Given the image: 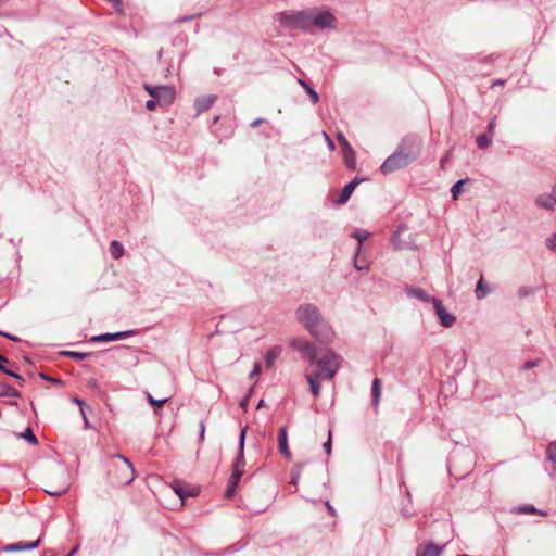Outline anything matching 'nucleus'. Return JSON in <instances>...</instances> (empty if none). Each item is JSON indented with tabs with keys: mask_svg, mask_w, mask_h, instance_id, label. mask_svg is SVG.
Returning a JSON list of instances; mask_svg holds the SVG:
<instances>
[{
	"mask_svg": "<svg viewBox=\"0 0 556 556\" xmlns=\"http://www.w3.org/2000/svg\"><path fill=\"white\" fill-rule=\"evenodd\" d=\"M292 346L311 366L317 367V376L324 379H332L340 368L341 357L329 349H317L306 339L298 338L292 341Z\"/></svg>",
	"mask_w": 556,
	"mask_h": 556,
	"instance_id": "nucleus-1",
	"label": "nucleus"
},
{
	"mask_svg": "<svg viewBox=\"0 0 556 556\" xmlns=\"http://www.w3.org/2000/svg\"><path fill=\"white\" fill-rule=\"evenodd\" d=\"M422 139L416 135L405 136L395 151L380 166V172L388 175L415 162L421 154Z\"/></svg>",
	"mask_w": 556,
	"mask_h": 556,
	"instance_id": "nucleus-2",
	"label": "nucleus"
},
{
	"mask_svg": "<svg viewBox=\"0 0 556 556\" xmlns=\"http://www.w3.org/2000/svg\"><path fill=\"white\" fill-rule=\"evenodd\" d=\"M295 319L317 341L328 343L332 340L334 332L330 325L323 318L318 307L311 303L301 304L295 309Z\"/></svg>",
	"mask_w": 556,
	"mask_h": 556,
	"instance_id": "nucleus-3",
	"label": "nucleus"
},
{
	"mask_svg": "<svg viewBox=\"0 0 556 556\" xmlns=\"http://www.w3.org/2000/svg\"><path fill=\"white\" fill-rule=\"evenodd\" d=\"M312 9L282 12L279 14L281 25L292 28H299L304 31L311 29Z\"/></svg>",
	"mask_w": 556,
	"mask_h": 556,
	"instance_id": "nucleus-4",
	"label": "nucleus"
},
{
	"mask_svg": "<svg viewBox=\"0 0 556 556\" xmlns=\"http://www.w3.org/2000/svg\"><path fill=\"white\" fill-rule=\"evenodd\" d=\"M115 457L119 458L122 464L115 468L114 483L117 485H128L135 478V468L130 460L122 454H116Z\"/></svg>",
	"mask_w": 556,
	"mask_h": 556,
	"instance_id": "nucleus-5",
	"label": "nucleus"
},
{
	"mask_svg": "<svg viewBox=\"0 0 556 556\" xmlns=\"http://www.w3.org/2000/svg\"><path fill=\"white\" fill-rule=\"evenodd\" d=\"M336 23L337 18L329 10L318 11L316 8L312 9L311 27L333 29L336 28Z\"/></svg>",
	"mask_w": 556,
	"mask_h": 556,
	"instance_id": "nucleus-6",
	"label": "nucleus"
},
{
	"mask_svg": "<svg viewBox=\"0 0 556 556\" xmlns=\"http://www.w3.org/2000/svg\"><path fill=\"white\" fill-rule=\"evenodd\" d=\"M245 433H247V427H244L241 430L240 435H239L238 456L232 465V473H231V475H235L236 472H239L240 478L243 476L242 467H244V465H245V460H244Z\"/></svg>",
	"mask_w": 556,
	"mask_h": 556,
	"instance_id": "nucleus-7",
	"label": "nucleus"
},
{
	"mask_svg": "<svg viewBox=\"0 0 556 556\" xmlns=\"http://www.w3.org/2000/svg\"><path fill=\"white\" fill-rule=\"evenodd\" d=\"M433 308L435 312V315L438 316L440 323L444 327H452L456 320L455 316L450 314L441 300L439 299H432Z\"/></svg>",
	"mask_w": 556,
	"mask_h": 556,
	"instance_id": "nucleus-8",
	"label": "nucleus"
},
{
	"mask_svg": "<svg viewBox=\"0 0 556 556\" xmlns=\"http://www.w3.org/2000/svg\"><path fill=\"white\" fill-rule=\"evenodd\" d=\"M137 333L136 330H125V331H118V332H106L99 336H93L90 341L91 342H110L115 340H122L131 336H135Z\"/></svg>",
	"mask_w": 556,
	"mask_h": 556,
	"instance_id": "nucleus-9",
	"label": "nucleus"
},
{
	"mask_svg": "<svg viewBox=\"0 0 556 556\" xmlns=\"http://www.w3.org/2000/svg\"><path fill=\"white\" fill-rule=\"evenodd\" d=\"M535 204L545 210H554L556 206V188L553 187L548 193L539 194L535 199Z\"/></svg>",
	"mask_w": 556,
	"mask_h": 556,
	"instance_id": "nucleus-10",
	"label": "nucleus"
},
{
	"mask_svg": "<svg viewBox=\"0 0 556 556\" xmlns=\"http://www.w3.org/2000/svg\"><path fill=\"white\" fill-rule=\"evenodd\" d=\"M366 179H367L366 177L356 176L353 180H351L349 184H346L344 186L343 190L341 191L339 199L337 200V203L338 204L346 203L349 201V199L351 198L355 188L359 185V182H362Z\"/></svg>",
	"mask_w": 556,
	"mask_h": 556,
	"instance_id": "nucleus-11",
	"label": "nucleus"
},
{
	"mask_svg": "<svg viewBox=\"0 0 556 556\" xmlns=\"http://www.w3.org/2000/svg\"><path fill=\"white\" fill-rule=\"evenodd\" d=\"M144 89L152 99L157 101H161V93H164L167 98H174V89L169 86L144 85Z\"/></svg>",
	"mask_w": 556,
	"mask_h": 556,
	"instance_id": "nucleus-12",
	"label": "nucleus"
},
{
	"mask_svg": "<svg viewBox=\"0 0 556 556\" xmlns=\"http://www.w3.org/2000/svg\"><path fill=\"white\" fill-rule=\"evenodd\" d=\"M217 97L214 94L198 97L194 100V109L198 114L207 111L216 101Z\"/></svg>",
	"mask_w": 556,
	"mask_h": 556,
	"instance_id": "nucleus-13",
	"label": "nucleus"
},
{
	"mask_svg": "<svg viewBox=\"0 0 556 556\" xmlns=\"http://www.w3.org/2000/svg\"><path fill=\"white\" fill-rule=\"evenodd\" d=\"M41 540L38 539L31 543H23L17 542L13 544H8L3 547L4 552H20V551H29L38 547L40 545Z\"/></svg>",
	"mask_w": 556,
	"mask_h": 556,
	"instance_id": "nucleus-14",
	"label": "nucleus"
},
{
	"mask_svg": "<svg viewBox=\"0 0 556 556\" xmlns=\"http://www.w3.org/2000/svg\"><path fill=\"white\" fill-rule=\"evenodd\" d=\"M278 447L280 453L287 458H291V452L288 446V434L286 427H281L278 433Z\"/></svg>",
	"mask_w": 556,
	"mask_h": 556,
	"instance_id": "nucleus-15",
	"label": "nucleus"
},
{
	"mask_svg": "<svg viewBox=\"0 0 556 556\" xmlns=\"http://www.w3.org/2000/svg\"><path fill=\"white\" fill-rule=\"evenodd\" d=\"M406 294L409 298H414L426 303H432V299H434L433 296L428 295V293L424 289L417 287H407Z\"/></svg>",
	"mask_w": 556,
	"mask_h": 556,
	"instance_id": "nucleus-16",
	"label": "nucleus"
},
{
	"mask_svg": "<svg viewBox=\"0 0 556 556\" xmlns=\"http://www.w3.org/2000/svg\"><path fill=\"white\" fill-rule=\"evenodd\" d=\"M306 381L309 384L311 392L315 397L319 396L320 393V383L318 382L319 379L325 380L323 377L317 376V369L313 374H307L305 376Z\"/></svg>",
	"mask_w": 556,
	"mask_h": 556,
	"instance_id": "nucleus-17",
	"label": "nucleus"
},
{
	"mask_svg": "<svg viewBox=\"0 0 556 556\" xmlns=\"http://www.w3.org/2000/svg\"><path fill=\"white\" fill-rule=\"evenodd\" d=\"M442 552V547L429 543L422 547H418L416 552V556H439Z\"/></svg>",
	"mask_w": 556,
	"mask_h": 556,
	"instance_id": "nucleus-18",
	"label": "nucleus"
},
{
	"mask_svg": "<svg viewBox=\"0 0 556 556\" xmlns=\"http://www.w3.org/2000/svg\"><path fill=\"white\" fill-rule=\"evenodd\" d=\"M546 459L553 464V468L549 471V476H556V440L547 445Z\"/></svg>",
	"mask_w": 556,
	"mask_h": 556,
	"instance_id": "nucleus-19",
	"label": "nucleus"
},
{
	"mask_svg": "<svg viewBox=\"0 0 556 556\" xmlns=\"http://www.w3.org/2000/svg\"><path fill=\"white\" fill-rule=\"evenodd\" d=\"M492 292V290L484 285L483 277L481 276L480 279L477 282L476 289H475V295L478 300L484 299L486 295H489Z\"/></svg>",
	"mask_w": 556,
	"mask_h": 556,
	"instance_id": "nucleus-20",
	"label": "nucleus"
},
{
	"mask_svg": "<svg viewBox=\"0 0 556 556\" xmlns=\"http://www.w3.org/2000/svg\"><path fill=\"white\" fill-rule=\"evenodd\" d=\"M281 353V348L280 346H274L271 348L270 350H268L266 352V355H265V364L267 367H273L276 359L279 357Z\"/></svg>",
	"mask_w": 556,
	"mask_h": 556,
	"instance_id": "nucleus-21",
	"label": "nucleus"
},
{
	"mask_svg": "<svg viewBox=\"0 0 556 556\" xmlns=\"http://www.w3.org/2000/svg\"><path fill=\"white\" fill-rule=\"evenodd\" d=\"M343 157H344V162H345L346 167H349L351 169H355L356 168L355 151L353 150L352 147L350 149H345L343 151Z\"/></svg>",
	"mask_w": 556,
	"mask_h": 556,
	"instance_id": "nucleus-22",
	"label": "nucleus"
},
{
	"mask_svg": "<svg viewBox=\"0 0 556 556\" xmlns=\"http://www.w3.org/2000/svg\"><path fill=\"white\" fill-rule=\"evenodd\" d=\"M0 396H9V397H21V392L10 384L2 383L0 388Z\"/></svg>",
	"mask_w": 556,
	"mask_h": 556,
	"instance_id": "nucleus-23",
	"label": "nucleus"
},
{
	"mask_svg": "<svg viewBox=\"0 0 556 556\" xmlns=\"http://www.w3.org/2000/svg\"><path fill=\"white\" fill-rule=\"evenodd\" d=\"M381 395V384L379 379H374L371 386L372 405L377 406Z\"/></svg>",
	"mask_w": 556,
	"mask_h": 556,
	"instance_id": "nucleus-24",
	"label": "nucleus"
},
{
	"mask_svg": "<svg viewBox=\"0 0 556 556\" xmlns=\"http://www.w3.org/2000/svg\"><path fill=\"white\" fill-rule=\"evenodd\" d=\"M240 481V473L236 472L235 475H231V478L229 480L227 490H226V497H231L235 494L236 486L238 485Z\"/></svg>",
	"mask_w": 556,
	"mask_h": 556,
	"instance_id": "nucleus-25",
	"label": "nucleus"
},
{
	"mask_svg": "<svg viewBox=\"0 0 556 556\" xmlns=\"http://www.w3.org/2000/svg\"><path fill=\"white\" fill-rule=\"evenodd\" d=\"M110 253L113 258L118 260L124 254V247L117 240L110 243Z\"/></svg>",
	"mask_w": 556,
	"mask_h": 556,
	"instance_id": "nucleus-26",
	"label": "nucleus"
},
{
	"mask_svg": "<svg viewBox=\"0 0 556 556\" xmlns=\"http://www.w3.org/2000/svg\"><path fill=\"white\" fill-rule=\"evenodd\" d=\"M298 84L304 88L314 104L319 101L318 93L305 80L299 78Z\"/></svg>",
	"mask_w": 556,
	"mask_h": 556,
	"instance_id": "nucleus-27",
	"label": "nucleus"
},
{
	"mask_svg": "<svg viewBox=\"0 0 556 556\" xmlns=\"http://www.w3.org/2000/svg\"><path fill=\"white\" fill-rule=\"evenodd\" d=\"M516 511L519 514H540L542 516H546V511H542L536 509L532 504H523L516 508Z\"/></svg>",
	"mask_w": 556,
	"mask_h": 556,
	"instance_id": "nucleus-28",
	"label": "nucleus"
},
{
	"mask_svg": "<svg viewBox=\"0 0 556 556\" xmlns=\"http://www.w3.org/2000/svg\"><path fill=\"white\" fill-rule=\"evenodd\" d=\"M477 146L481 150H485L489 148L492 143V135L489 134H481L477 137Z\"/></svg>",
	"mask_w": 556,
	"mask_h": 556,
	"instance_id": "nucleus-29",
	"label": "nucleus"
},
{
	"mask_svg": "<svg viewBox=\"0 0 556 556\" xmlns=\"http://www.w3.org/2000/svg\"><path fill=\"white\" fill-rule=\"evenodd\" d=\"M469 182V179L466 178V179H459L457 180L451 188V193H452V198L454 200L458 199V197L460 195L462 191H463V186L465 184Z\"/></svg>",
	"mask_w": 556,
	"mask_h": 556,
	"instance_id": "nucleus-30",
	"label": "nucleus"
},
{
	"mask_svg": "<svg viewBox=\"0 0 556 556\" xmlns=\"http://www.w3.org/2000/svg\"><path fill=\"white\" fill-rule=\"evenodd\" d=\"M20 437L23 438L24 440H26L29 444H31L34 446L38 444V439L34 434V431L30 427H27L25 429V431L20 434Z\"/></svg>",
	"mask_w": 556,
	"mask_h": 556,
	"instance_id": "nucleus-31",
	"label": "nucleus"
},
{
	"mask_svg": "<svg viewBox=\"0 0 556 556\" xmlns=\"http://www.w3.org/2000/svg\"><path fill=\"white\" fill-rule=\"evenodd\" d=\"M172 486H173L174 492H175V493H176V494H177L181 500H184L187 495H194L193 493H187V492L185 491V484H184V482H181V481H175V482L173 483V485H172Z\"/></svg>",
	"mask_w": 556,
	"mask_h": 556,
	"instance_id": "nucleus-32",
	"label": "nucleus"
},
{
	"mask_svg": "<svg viewBox=\"0 0 556 556\" xmlns=\"http://www.w3.org/2000/svg\"><path fill=\"white\" fill-rule=\"evenodd\" d=\"M62 355L70 357L72 359H84V358H87L90 355V353L77 352V351H64V352H62Z\"/></svg>",
	"mask_w": 556,
	"mask_h": 556,
	"instance_id": "nucleus-33",
	"label": "nucleus"
},
{
	"mask_svg": "<svg viewBox=\"0 0 556 556\" xmlns=\"http://www.w3.org/2000/svg\"><path fill=\"white\" fill-rule=\"evenodd\" d=\"M535 292V288L533 287H529V286H522L518 289V298L519 299H525L531 294H533Z\"/></svg>",
	"mask_w": 556,
	"mask_h": 556,
	"instance_id": "nucleus-34",
	"label": "nucleus"
},
{
	"mask_svg": "<svg viewBox=\"0 0 556 556\" xmlns=\"http://www.w3.org/2000/svg\"><path fill=\"white\" fill-rule=\"evenodd\" d=\"M303 466H304V464L299 463V464H296L295 468L292 470V472H291V483L292 484H294V485L298 484Z\"/></svg>",
	"mask_w": 556,
	"mask_h": 556,
	"instance_id": "nucleus-35",
	"label": "nucleus"
},
{
	"mask_svg": "<svg viewBox=\"0 0 556 556\" xmlns=\"http://www.w3.org/2000/svg\"><path fill=\"white\" fill-rule=\"evenodd\" d=\"M147 400L151 405L156 406V407H162L169 400V397L155 400L150 393H148Z\"/></svg>",
	"mask_w": 556,
	"mask_h": 556,
	"instance_id": "nucleus-36",
	"label": "nucleus"
},
{
	"mask_svg": "<svg viewBox=\"0 0 556 556\" xmlns=\"http://www.w3.org/2000/svg\"><path fill=\"white\" fill-rule=\"evenodd\" d=\"M541 363V359L540 358H535V359H530V361H527L522 364V369L523 370H529V369H532L534 367H538Z\"/></svg>",
	"mask_w": 556,
	"mask_h": 556,
	"instance_id": "nucleus-37",
	"label": "nucleus"
},
{
	"mask_svg": "<svg viewBox=\"0 0 556 556\" xmlns=\"http://www.w3.org/2000/svg\"><path fill=\"white\" fill-rule=\"evenodd\" d=\"M4 374L8 375V376L13 377L18 382L20 386H23V383L25 382V379L20 374L15 372V371H13L11 369L7 368Z\"/></svg>",
	"mask_w": 556,
	"mask_h": 556,
	"instance_id": "nucleus-38",
	"label": "nucleus"
},
{
	"mask_svg": "<svg viewBox=\"0 0 556 556\" xmlns=\"http://www.w3.org/2000/svg\"><path fill=\"white\" fill-rule=\"evenodd\" d=\"M337 139L340 142L343 151L345 149H350L351 148V144L349 143V141L346 140V138L344 137V135L342 132H338Z\"/></svg>",
	"mask_w": 556,
	"mask_h": 556,
	"instance_id": "nucleus-39",
	"label": "nucleus"
},
{
	"mask_svg": "<svg viewBox=\"0 0 556 556\" xmlns=\"http://www.w3.org/2000/svg\"><path fill=\"white\" fill-rule=\"evenodd\" d=\"M354 237L358 241L357 251H361L363 242L368 238V232H356Z\"/></svg>",
	"mask_w": 556,
	"mask_h": 556,
	"instance_id": "nucleus-40",
	"label": "nucleus"
},
{
	"mask_svg": "<svg viewBox=\"0 0 556 556\" xmlns=\"http://www.w3.org/2000/svg\"><path fill=\"white\" fill-rule=\"evenodd\" d=\"M546 247L551 251L556 252V232L546 239Z\"/></svg>",
	"mask_w": 556,
	"mask_h": 556,
	"instance_id": "nucleus-41",
	"label": "nucleus"
},
{
	"mask_svg": "<svg viewBox=\"0 0 556 556\" xmlns=\"http://www.w3.org/2000/svg\"><path fill=\"white\" fill-rule=\"evenodd\" d=\"M331 446H332V443H331V431L328 432V440L327 442L324 443L323 445V448L325 450V452L330 455L331 453Z\"/></svg>",
	"mask_w": 556,
	"mask_h": 556,
	"instance_id": "nucleus-42",
	"label": "nucleus"
},
{
	"mask_svg": "<svg viewBox=\"0 0 556 556\" xmlns=\"http://www.w3.org/2000/svg\"><path fill=\"white\" fill-rule=\"evenodd\" d=\"M199 429H200V434H199L198 442L201 443L204 440V435H205V425H204V421H200Z\"/></svg>",
	"mask_w": 556,
	"mask_h": 556,
	"instance_id": "nucleus-43",
	"label": "nucleus"
},
{
	"mask_svg": "<svg viewBox=\"0 0 556 556\" xmlns=\"http://www.w3.org/2000/svg\"><path fill=\"white\" fill-rule=\"evenodd\" d=\"M160 101L155 100V99H150L146 102V108L149 110V111H153L155 108H156V104L159 103Z\"/></svg>",
	"mask_w": 556,
	"mask_h": 556,
	"instance_id": "nucleus-44",
	"label": "nucleus"
},
{
	"mask_svg": "<svg viewBox=\"0 0 556 556\" xmlns=\"http://www.w3.org/2000/svg\"><path fill=\"white\" fill-rule=\"evenodd\" d=\"M66 491H67V488H61L58 490L46 491V492L53 496H60V495L64 494Z\"/></svg>",
	"mask_w": 556,
	"mask_h": 556,
	"instance_id": "nucleus-45",
	"label": "nucleus"
},
{
	"mask_svg": "<svg viewBox=\"0 0 556 556\" xmlns=\"http://www.w3.org/2000/svg\"><path fill=\"white\" fill-rule=\"evenodd\" d=\"M201 15H202V13H197V14L184 16V17L179 18L178 22L179 23H186V22H189V21L194 20L197 17H200Z\"/></svg>",
	"mask_w": 556,
	"mask_h": 556,
	"instance_id": "nucleus-46",
	"label": "nucleus"
},
{
	"mask_svg": "<svg viewBox=\"0 0 556 556\" xmlns=\"http://www.w3.org/2000/svg\"><path fill=\"white\" fill-rule=\"evenodd\" d=\"M9 363V359L0 354V371L4 372L7 370L5 364Z\"/></svg>",
	"mask_w": 556,
	"mask_h": 556,
	"instance_id": "nucleus-47",
	"label": "nucleus"
},
{
	"mask_svg": "<svg viewBox=\"0 0 556 556\" xmlns=\"http://www.w3.org/2000/svg\"><path fill=\"white\" fill-rule=\"evenodd\" d=\"M323 134H324V137H325L326 141H327V146H328V148H329L331 151H333V150L336 149V144H334V142L332 141V139H331V138H330L326 132H323Z\"/></svg>",
	"mask_w": 556,
	"mask_h": 556,
	"instance_id": "nucleus-48",
	"label": "nucleus"
},
{
	"mask_svg": "<svg viewBox=\"0 0 556 556\" xmlns=\"http://www.w3.org/2000/svg\"><path fill=\"white\" fill-rule=\"evenodd\" d=\"M261 372V366L260 364H255L253 370L250 374V378L254 379L256 376H258Z\"/></svg>",
	"mask_w": 556,
	"mask_h": 556,
	"instance_id": "nucleus-49",
	"label": "nucleus"
},
{
	"mask_svg": "<svg viewBox=\"0 0 556 556\" xmlns=\"http://www.w3.org/2000/svg\"><path fill=\"white\" fill-rule=\"evenodd\" d=\"M486 129H488L489 135H492L494 132V129H495V118L490 121V123L488 124Z\"/></svg>",
	"mask_w": 556,
	"mask_h": 556,
	"instance_id": "nucleus-50",
	"label": "nucleus"
},
{
	"mask_svg": "<svg viewBox=\"0 0 556 556\" xmlns=\"http://www.w3.org/2000/svg\"><path fill=\"white\" fill-rule=\"evenodd\" d=\"M2 336L8 338L11 341H14V342H18L20 341V338H17L16 336H13L11 333H8V332L2 333Z\"/></svg>",
	"mask_w": 556,
	"mask_h": 556,
	"instance_id": "nucleus-51",
	"label": "nucleus"
},
{
	"mask_svg": "<svg viewBox=\"0 0 556 556\" xmlns=\"http://www.w3.org/2000/svg\"><path fill=\"white\" fill-rule=\"evenodd\" d=\"M354 266H355L356 270H358V271H362V270H364V269H367V265H365V264H361V263H358L357 261H355V262H354Z\"/></svg>",
	"mask_w": 556,
	"mask_h": 556,
	"instance_id": "nucleus-52",
	"label": "nucleus"
},
{
	"mask_svg": "<svg viewBox=\"0 0 556 556\" xmlns=\"http://www.w3.org/2000/svg\"><path fill=\"white\" fill-rule=\"evenodd\" d=\"M326 507H327L328 513H329L331 516H334V515H336V510H334V508L329 504V502H326Z\"/></svg>",
	"mask_w": 556,
	"mask_h": 556,
	"instance_id": "nucleus-53",
	"label": "nucleus"
},
{
	"mask_svg": "<svg viewBox=\"0 0 556 556\" xmlns=\"http://www.w3.org/2000/svg\"><path fill=\"white\" fill-rule=\"evenodd\" d=\"M263 122H264L263 118H257L251 123V127L255 128V127L260 126Z\"/></svg>",
	"mask_w": 556,
	"mask_h": 556,
	"instance_id": "nucleus-54",
	"label": "nucleus"
},
{
	"mask_svg": "<svg viewBox=\"0 0 556 556\" xmlns=\"http://www.w3.org/2000/svg\"><path fill=\"white\" fill-rule=\"evenodd\" d=\"M505 85V80L504 79H495L493 83H492V87H496V86H504Z\"/></svg>",
	"mask_w": 556,
	"mask_h": 556,
	"instance_id": "nucleus-55",
	"label": "nucleus"
},
{
	"mask_svg": "<svg viewBox=\"0 0 556 556\" xmlns=\"http://www.w3.org/2000/svg\"><path fill=\"white\" fill-rule=\"evenodd\" d=\"M248 404H249V397H245V399H243V400L240 402V406H241L243 409H247Z\"/></svg>",
	"mask_w": 556,
	"mask_h": 556,
	"instance_id": "nucleus-56",
	"label": "nucleus"
},
{
	"mask_svg": "<svg viewBox=\"0 0 556 556\" xmlns=\"http://www.w3.org/2000/svg\"><path fill=\"white\" fill-rule=\"evenodd\" d=\"M174 98H167L164 93H161V101L165 103L172 102Z\"/></svg>",
	"mask_w": 556,
	"mask_h": 556,
	"instance_id": "nucleus-57",
	"label": "nucleus"
},
{
	"mask_svg": "<svg viewBox=\"0 0 556 556\" xmlns=\"http://www.w3.org/2000/svg\"><path fill=\"white\" fill-rule=\"evenodd\" d=\"M80 412H81V415H83V417H84L85 427H86V428H89V422H88V419H87V417H86V415H85L84 408H80Z\"/></svg>",
	"mask_w": 556,
	"mask_h": 556,
	"instance_id": "nucleus-58",
	"label": "nucleus"
},
{
	"mask_svg": "<svg viewBox=\"0 0 556 556\" xmlns=\"http://www.w3.org/2000/svg\"><path fill=\"white\" fill-rule=\"evenodd\" d=\"M75 402H76V404H78L80 406V408H83L84 402L81 400L75 399Z\"/></svg>",
	"mask_w": 556,
	"mask_h": 556,
	"instance_id": "nucleus-59",
	"label": "nucleus"
},
{
	"mask_svg": "<svg viewBox=\"0 0 556 556\" xmlns=\"http://www.w3.org/2000/svg\"><path fill=\"white\" fill-rule=\"evenodd\" d=\"M264 406V400H260L257 403V408H261Z\"/></svg>",
	"mask_w": 556,
	"mask_h": 556,
	"instance_id": "nucleus-60",
	"label": "nucleus"
},
{
	"mask_svg": "<svg viewBox=\"0 0 556 556\" xmlns=\"http://www.w3.org/2000/svg\"><path fill=\"white\" fill-rule=\"evenodd\" d=\"M76 551H77V547L72 549V552L67 556H73L74 554H76Z\"/></svg>",
	"mask_w": 556,
	"mask_h": 556,
	"instance_id": "nucleus-61",
	"label": "nucleus"
},
{
	"mask_svg": "<svg viewBox=\"0 0 556 556\" xmlns=\"http://www.w3.org/2000/svg\"><path fill=\"white\" fill-rule=\"evenodd\" d=\"M218 119H219V116H215V117L213 118V124L217 123V121H218Z\"/></svg>",
	"mask_w": 556,
	"mask_h": 556,
	"instance_id": "nucleus-62",
	"label": "nucleus"
},
{
	"mask_svg": "<svg viewBox=\"0 0 556 556\" xmlns=\"http://www.w3.org/2000/svg\"><path fill=\"white\" fill-rule=\"evenodd\" d=\"M116 349H129V346H127V345H119Z\"/></svg>",
	"mask_w": 556,
	"mask_h": 556,
	"instance_id": "nucleus-63",
	"label": "nucleus"
},
{
	"mask_svg": "<svg viewBox=\"0 0 556 556\" xmlns=\"http://www.w3.org/2000/svg\"><path fill=\"white\" fill-rule=\"evenodd\" d=\"M7 2H8V0H0V5L4 4Z\"/></svg>",
	"mask_w": 556,
	"mask_h": 556,
	"instance_id": "nucleus-64",
	"label": "nucleus"
}]
</instances>
